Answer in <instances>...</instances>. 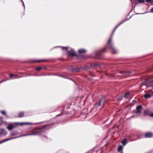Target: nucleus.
<instances>
[{
    "label": "nucleus",
    "mask_w": 153,
    "mask_h": 153,
    "mask_svg": "<svg viewBox=\"0 0 153 153\" xmlns=\"http://www.w3.org/2000/svg\"><path fill=\"white\" fill-rule=\"evenodd\" d=\"M139 3H142L144 2L145 0H137Z\"/></svg>",
    "instance_id": "aec40b11"
},
{
    "label": "nucleus",
    "mask_w": 153,
    "mask_h": 153,
    "mask_svg": "<svg viewBox=\"0 0 153 153\" xmlns=\"http://www.w3.org/2000/svg\"><path fill=\"white\" fill-rule=\"evenodd\" d=\"M144 114L145 115H150V111L149 110H146L144 111Z\"/></svg>",
    "instance_id": "9d476101"
},
{
    "label": "nucleus",
    "mask_w": 153,
    "mask_h": 153,
    "mask_svg": "<svg viewBox=\"0 0 153 153\" xmlns=\"http://www.w3.org/2000/svg\"><path fill=\"white\" fill-rule=\"evenodd\" d=\"M127 143V140L126 139H124L122 142V143L123 145H125Z\"/></svg>",
    "instance_id": "2eb2a0df"
},
{
    "label": "nucleus",
    "mask_w": 153,
    "mask_h": 153,
    "mask_svg": "<svg viewBox=\"0 0 153 153\" xmlns=\"http://www.w3.org/2000/svg\"><path fill=\"white\" fill-rule=\"evenodd\" d=\"M144 85V84H143V85H142V86H143Z\"/></svg>",
    "instance_id": "c756f323"
},
{
    "label": "nucleus",
    "mask_w": 153,
    "mask_h": 153,
    "mask_svg": "<svg viewBox=\"0 0 153 153\" xmlns=\"http://www.w3.org/2000/svg\"><path fill=\"white\" fill-rule=\"evenodd\" d=\"M7 128L9 130H11L13 128V125H9L7 126Z\"/></svg>",
    "instance_id": "ddd939ff"
},
{
    "label": "nucleus",
    "mask_w": 153,
    "mask_h": 153,
    "mask_svg": "<svg viewBox=\"0 0 153 153\" xmlns=\"http://www.w3.org/2000/svg\"><path fill=\"white\" fill-rule=\"evenodd\" d=\"M123 149V147L122 146H119L118 149V152H120Z\"/></svg>",
    "instance_id": "f3484780"
},
{
    "label": "nucleus",
    "mask_w": 153,
    "mask_h": 153,
    "mask_svg": "<svg viewBox=\"0 0 153 153\" xmlns=\"http://www.w3.org/2000/svg\"><path fill=\"white\" fill-rule=\"evenodd\" d=\"M123 22H124V21L123 22H122L120 23L113 30V31L111 34V37H110V38L109 39V40L108 41V44H109L110 45V48L111 49L112 51L113 52V53H115L116 52V50L115 49V48L114 47L113 45L111 43V40L112 39V36L113 35L114 31H115V30L116 29V28L117 27L120 25L121 24H122Z\"/></svg>",
    "instance_id": "f257e3e1"
},
{
    "label": "nucleus",
    "mask_w": 153,
    "mask_h": 153,
    "mask_svg": "<svg viewBox=\"0 0 153 153\" xmlns=\"http://www.w3.org/2000/svg\"><path fill=\"white\" fill-rule=\"evenodd\" d=\"M150 116L151 117H153V113H152L150 114Z\"/></svg>",
    "instance_id": "393cba45"
},
{
    "label": "nucleus",
    "mask_w": 153,
    "mask_h": 153,
    "mask_svg": "<svg viewBox=\"0 0 153 153\" xmlns=\"http://www.w3.org/2000/svg\"><path fill=\"white\" fill-rule=\"evenodd\" d=\"M151 12H153V7L151 9Z\"/></svg>",
    "instance_id": "bb28decb"
},
{
    "label": "nucleus",
    "mask_w": 153,
    "mask_h": 153,
    "mask_svg": "<svg viewBox=\"0 0 153 153\" xmlns=\"http://www.w3.org/2000/svg\"><path fill=\"white\" fill-rule=\"evenodd\" d=\"M4 130L3 129H0V135L2 134L4 132Z\"/></svg>",
    "instance_id": "6ab92c4d"
},
{
    "label": "nucleus",
    "mask_w": 153,
    "mask_h": 153,
    "mask_svg": "<svg viewBox=\"0 0 153 153\" xmlns=\"http://www.w3.org/2000/svg\"><path fill=\"white\" fill-rule=\"evenodd\" d=\"M16 76L14 74H10V77H12L13 76Z\"/></svg>",
    "instance_id": "b1692460"
},
{
    "label": "nucleus",
    "mask_w": 153,
    "mask_h": 153,
    "mask_svg": "<svg viewBox=\"0 0 153 153\" xmlns=\"http://www.w3.org/2000/svg\"><path fill=\"white\" fill-rule=\"evenodd\" d=\"M39 132L38 131H36L34 130H33L31 131V133L28 134H26L25 135H23V136H29V135H36L38 134Z\"/></svg>",
    "instance_id": "39448f33"
},
{
    "label": "nucleus",
    "mask_w": 153,
    "mask_h": 153,
    "mask_svg": "<svg viewBox=\"0 0 153 153\" xmlns=\"http://www.w3.org/2000/svg\"><path fill=\"white\" fill-rule=\"evenodd\" d=\"M145 86L146 87H152L153 88V80L150 82V84H148L146 83H145Z\"/></svg>",
    "instance_id": "6e6552de"
},
{
    "label": "nucleus",
    "mask_w": 153,
    "mask_h": 153,
    "mask_svg": "<svg viewBox=\"0 0 153 153\" xmlns=\"http://www.w3.org/2000/svg\"><path fill=\"white\" fill-rule=\"evenodd\" d=\"M47 60H45V59H43V60H34V61H32V62H47Z\"/></svg>",
    "instance_id": "1a4fd4ad"
},
{
    "label": "nucleus",
    "mask_w": 153,
    "mask_h": 153,
    "mask_svg": "<svg viewBox=\"0 0 153 153\" xmlns=\"http://www.w3.org/2000/svg\"><path fill=\"white\" fill-rule=\"evenodd\" d=\"M68 53L69 55L71 56H75V53L74 51L72 49L70 51H68Z\"/></svg>",
    "instance_id": "423d86ee"
},
{
    "label": "nucleus",
    "mask_w": 153,
    "mask_h": 153,
    "mask_svg": "<svg viewBox=\"0 0 153 153\" xmlns=\"http://www.w3.org/2000/svg\"><path fill=\"white\" fill-rule=\"evenodd\" d=\"M152 4L153 5V1L152 2Z\"/></svg>",
    "instance_id": "c85d7f7f"
},
{
    "label": "nucleus",
    "mask_w": 153,
    "mask_h": 153,
    "mask_svg": "<svg viewBox=\"0 0 153 153\" xmlns=\"http://www.w3.org/2000/svg\"><path fill=\"white\" fill-rule=\"evenodd\" d=\"M130 72L129 71L124 72V71H120L118 73V76H122L124 77L127 76Z\"/></svg>",
    "instance_id": "7ed1b4c3"
},
{
    "label": "nucleus",
    "mask_w": 153,
    "mask_h": 153,
    "mask_svg": "<svg viewBox=\"0 0 153 153\" xmlns=\"http://www.w3.org/2000/svg\"><path fill=\"white\" fill-rule=\"evenodd\" d=\"M152 0H146L147 1V2H150Z\"/></svg>",
    "instance_id": "cd10ccee"
},
{
    "label": "nucleus",
    "mask_w": 153,
    "mask_h": 153,
    "mask_svg": "<svg viewBox=\"0 0 153 153\" xmlns=\"http://www.w3.org/2000/svg\"><path fill=\"white\" fill-rule=\"evenodd\" d=\"M42 69V68L41 67H39L38 68H36L35 69V70L37 71H40L41 69Z\"/></svg>",
    "instance_id": "412c9836"
},
{
    "label": "nucleus",
    "mask_w": 153,
    "mask_h": 153,
    "mask_svg": "<svg viewBox=\"0 0 153 153\" xmlns=\"http://www.w3.org/2000/svg\"><path fill=\"white\" fill-rule=\"evenodd\" d=\"M13 139V138H10V139H6L1 142H0V144L3 143H4V142H5L6 141H7L9 140H11V139Z\"/></svg>",
    "instance_id": "dca6fc26"
},
{
    "label": "nucleus",
    "mask_w": 153,
    "mask_h": 153,
    "mask_svg": "<svg viewBox=\"0 0 153 153\" xmlns=\"http://www.w3.org/2000/svg\"><path fill=\"white\" fill-rule=\"evenodd\" d=\"M129 93H130L129 92H127L124 95V97L126 98H127L129 94Z\"/></svg>",
    "instance_id": "a211bd4d"
},
{
    "label": "nucleus",
    "mask_w": 153,
    "mask_h": 153,
    "mask_svg": "<svg viewBox=\"0 0 153 153\" xmlns=\"http://www.w3.org/2000/svg\"><path fill=\"white\" fill-rule=\"evenodd\" d=\"M134 0H133V1H134Z\"/></svg>",
    "instance_id": "7c9ffc66"
},
{
    "label": "nucleus",
    "mask_w": 153,
    "mask_h": 153,
    "mask_svg": "<svg viewBox=\"0 0 153 153\" xmlns=\"http://www.w3.org/2000/svg\"><path fill=\"white\" fill-rule=\"evenodd\" d=\"M65 48V49L66 50L67 49V48L66 47H62V49H64Z\"/></svg>",
    "instance_id": "a878e982"
},
{
    "label": "nucleus",
    "mask_w": 153,
    "mask_h": 153,
    "mask_svg": "<svg viewBox=\"0 0 153 153\" xmlns=\"http://www.w3.org/2000/svg\"><path fill=\"white\" fill-rule=\"evenodd\" d=\"M144 97L146 98V99L149 98L151 97V95L150 94H144Z\"/></svg>",
    "instance_id": "4468645a"
},
{
    "label": "nucleus",
    "mask_w": 153,
    "mask_h": 153,
    "mask_svg": "<svg viewBox=\"0 0 153 153\" xmlns=\"http://www.w3.org/2000/svg\"><path fill=\"white\" fill-rule=\"evenodd\" d=\"M1 113L4 115H6V112L5 111H1Z\"/></svg>",
    "instance_id": "4be33fe9"
},
{
    "label": "nucleus",
    "mask_w": 153,
    "mask_h": 153,
    "mask_svg": "<svg viewBox=\"0 0 153 153\" xmlns=\"http://www.w3.org/2000/svg\"><path fill=\"white\" fill-rule=\"evenodd\" d=\"M24 116V113L21 112L19 113L18 116H17L18 117H21Z\"/></svg>",
    "instance_id": "9b49d317"
},
{
    "label": "nucleus",
    "mask_w": 153,
    "mask_h": 153,
    "mask_svg": "<svg viewBox=\"0 0 153 153\" xmlns=\"http://www.w3.org/2000/svg\"><path fill=\"white\" fill-rule=\"evenodd\" d=\"M105 99L104 98L101 99L98 103H97L94 106V108L100 109L104 106Z\"/></svg>",
    "instance_id": "f03ea898"
},
{
    "label": "nucleus",
    "mask_w": 153,
    "mask_h": 153,
    "mask_svg": "<svg viewBox=\"0 0 153 153\" xmlns=\"http://www.w3.org/2000/svg\"><path fill=\"white\" fill-rule=\"evenodd\" d=\"M142 109V106L141 105H138L136 107V111L135 112V113L137 114H141Z\"/></svg>",
    "instance_id": "20e7f679"
},
{
    "label": "nucleus",
    "mask_w": 153,
    "mask_h": 153,
    "mask_svg": "<svg viewBox=\"0 0 153 153\" xmlns=\"http://www.w3.org/2000/svg\"><path fill=\"white\" fill-rule=\"evenodd\" d=\"M86 52V50L84 49H80L78 50V52L79 53H83Z\"/></svg>",
    "instance_id": "f8f14e48"
},
{
    "label": "nucleus",
    "mask_w": 153,
    "mask_h": 153,
    "mask_svg": "<svg viewBox=\"0 0 153 153\" xmlns=\"http://www.w3.org/2000/svg\"><path fill=\"white\" fill-rule=\"evenodd\" d=\"M2 122L3 120L2 119L1 117H0V126L1 125Z\"/></svg>",
    "instance_id": "5701e85b"
},
{
    "label": "nucleus",
    "mask_w": 153,
    "mask_h": 153,
    "mask_svg": "<svg viewBox=\"0 0 153 153\" xmlns=\"http://www.w3.org/2000/svg\"><path fill=\"white\" fill-rule=\"evenodd\" d=\"M153 135V134L151 132H148L145 134V136L146 138H150Z\"/></svg>",
    "instance_id": "0eeeda50"
}]
</instances>
